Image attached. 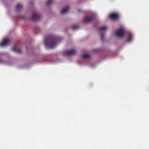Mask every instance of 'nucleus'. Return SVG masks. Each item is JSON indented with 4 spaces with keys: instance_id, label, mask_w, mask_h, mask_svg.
Masks as SVG:
<instances>
[{
    "instance_id": "9b49d317",
    "label": "nucleus",
    "mask_w": 149,
    "mask_h": 149,
    "mask_svg": "<svg viewBox=\"0 0 149 149\" xmlns=\"http://www.w3.org/2000/svg\"><path fill=\"white\" fill-rule=\"evenodd\" d=\"M22 7V5L21 4H18L16 6V9L18 11L19 10L21 9Z\"/></svg>"
},
{
    "instance_id": "ddd939ff",
    "label": "nucleus",
    "mask_w": 149,
    "mask_h": 149,
    "mask_svg": "<svg viewBox=\"0 0 149 149\" xmlns=\"http://www.w3.org/2000/svg\"><path fill=\"white\" fill-rule=\"evenodd\" d=\"M107 28V27L106 26H102L100 27L99 28V31H102L104 30H106Z\"/></svg>"
},
{
    "instance_id": "423d86ee",
    "label": "nucleus",
    "mask_w": 149,
    "mask_h": 149,
    "mask_svg": "<svg viewBox=\"0 0 149 149\" xmlns=\"http://www.w3.org/2000/svg\"><path fill=\"white\" fill-rule=\"evenodd\" d=\"M76 51L74 49H71L65 51L66 55L68 56H70L74 55L76 53Z\"/></svg>"
},
{
    "instance_id": "1a4fd4ad",
    "label": "nucleus",
    "mask_w": 149,
    "mask_h": 149,
    "mask_svg": "<svg viewBox=\"0 0 149 149\" xmlns=\"http://www.w3.org/2000/svg\"><path fill=\"white\" fill-rule=\"evenodd\" d=\"M12 50L15 52L18 53H20L21 52L20 48H17L16 47H14L12 48Z\"/></svg>"
},
{
    "instance_id": "4468645a",
    "label": "nucleus",
    "mask_w": 149,
    "mask_h": 149,
    "mask_svg": "<svg viewBox=\"0 0 149 149\" xmlns=\"http://www.w3.org/2000/svg\"><path fill=\"white\" fill-rule=\"evenodd\" d=\"M53 0H48L47 2L46 5L47 6H49L52 3Z\"/></svg>"
},
{
    "instance_id": "20e7f679",
    "label": "nucleus",
    "mask_w": 149,
    "mask_h": 149,
    "mask_svg": "<svg viewBox=\"0 0 149 149\" xmlns=\"http://www.w3.org/2000/svg\"><path fill=\"white\" fill-rule=\"evenodd\" d=\"M41 17L40 15L36 13H34L32 15L31 19L33 21L39 20Z\"/></svg>"
},
{
    "instance_id": "7ed1b4c3",
    "label": "nucleus",
    "mask_w": 149,
    "mask_h": 149,
    "mask_svg": "<svg viewBox=\"0 0 149 149\" xmlns=\"http://www.w3.org/2000/svg\"><path fill=\"white\" fill-rule=\"evenodd\" d=\"M125 31L124 28H120L116 31V34L118 37H121L123 36Z\"/></svg>"
},
{
    "instance_id": "2eb2a0df",
    "label": "nucleus",
    "mask_w": 149,
    "mask_h": 149,
    "mask_svg": "<svg viewBox=\"0 0 149 149\" xmlns=\"http://www.w3.org/2000/svg\"><path fill=\"white\" fill-rule=\"evenodd\" d=\"M79 27L77 26L73 25L71 26L72 29L75 30L78 29Z\"/></svg>"
},
{
    "instance_id": "dca6fc26",
    "label": "nucleus",
    "mask_w": 149,
    "mask_h": 149,
    "mask_svg": "<svg viewBox=\"0 0 149 149\" xmlns=\"http://www.w3.org/2000/svg\"><path fill=\"white\" fill-rule=\"evenodd\" d=\"M104 34L103 33H101V39L103 41L104 40Z\"/></svg>"
},
{
    "instance_id": "0eeeda50",
    "label": "nucleus",
    "mask_w": 149,
    "mask_h": 149,
    "mask_svg": "<svg viewBox=\"0 0 149 149\" xmlns=\"http://www.w3.org/2000/svg\"><path fill=\"white\" fill-rule=\"evenodd\" d=\"M10 42L9 40L5 39L3 40L2 42L0 43V46L3 47L6 45Z\"/></svg>"
},
{
    "instance_id": "f8f14e48",
    "label": "nucleus",
    "mask_w": 149,
    "mask_h": 149,
    "mask_svg": "<svg viewBox=\"0 0 149 149\" xmlns=\"http://www.w3.org/2000/svg\"><path fill=\"white\" fill-rule=\"evenodd\" d=\"M90 56L88 54H86L82 55V57L83 58L87 59L89 58Z\"/></svg>"
},
{
    "instance_id": "9d476101",
    "label": "nucleus",
    "mask_w": 149,
    "mask_h": 149,
    "mask_svg": "<svg viewBox=\"0 0 149 149\" xmlns=\"http://www.w3.org/2000/svg\"><path fill=\"white\" fill-rule=\"evenodd\" d=\"M133 38V36L130 33L129 35V37L127 40V41L128 42H130L132 41Z\"/></svg>"
},
{
    "instance_id": "6e6552de",
    "label": "nucleus",
    "mask_w": 149,
    "mask_h": 149,
    "mask_svg": "<svg viewBox=\"0 0 149 149\" xmlns=\"http://www.w3.org/2000/svg\"><path fill=\"white\" fill-rule=\"evenodd\" d=\"M69 7L67 6L63 9H62L61 11V13L62 14H63L66 13L69 9Z\"/></svg>"
},
{
    "instance_id": "f3484780",
    "label": "nucleus",
    "mask_w": 149,
    "mask_h": 149,
    "mask_svg": "<svg viewBox=\"0 0 149 149\" xmlns=\"http://www.w3.org/2000/svg\"><path fill=\"white\" fill-rule=\"evenodd\" d=\"M2 62V60H1V59H0V63H1Z\"/></svg>"
},
{
    "instance_id": "f03ea898",
    "label": "nucleus",
    "mask_w": 149,
    "mask_h": 149,
    "mask_svg": "<svg viewBox=\"0 0 149 149\" xmlns=\"http://www.w3.org/2000/svg\"><path fill=\"white\" fill-rule=\"evenodd\" d=\"M93 19V17L92 15H86L83 18L82 21L84 23H88L91 22Z\"/></svg>"
},
{
    "instance_id": "a211bd4d",
    "label": "nucleus",
    "mask_w": 149,
    "mask_h": 149,
    "mask_svg": "<svg viewBox=\"0 0 149 149\" xmlns=\"http://www.w3.org/2000/svg\"><path fill=\"white\" fill-rule=\"evenodd\" d=\"M93 51H95L96 50H94Z\"/></svg>"
},
{
    "instance_id": "f257e3e1",
    "label": "nucleus",
    "mask_w": 149,
    "mask_h": 149,
    "mask_svg": "<svg viewBox=\"0 0 149 149\" xmlns=\"http://www.w3.org/2000/svg\"><path fill=\"white\" fill-rule=\"evenodd\" d=\"M57 39L56 37L53 36H50L47 37L45 41V46L49 48L54 47L56 45Z\"/></svg>"
},
{
    "instance_id": "39448f33",
    "label": "nucleus",
    "mask_w": 149,
    "mask_h": 149,
    "mask_svg": "<svg viewBox=\"0 0 149 149\" xmlns=\"http://www.w3.org/2000/svg\"><path fill=\"white\" fill-rule=\"evenodd\" d=\"M119 17V15L116 13H111L109 15V17L113 20H116Z\"/></svg>"
}]
</instances>
